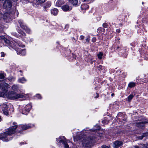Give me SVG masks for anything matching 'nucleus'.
I'll return each instance as SVG.
<instances>
[{
	"label": "nucleus",
	"instance_id": "f257e3e1",
	"mask_svg": "<svg viewBox=\"0 0 148 148\" xmlns=\"http://www.w3.org/2000/svg\"><path fill=\"white\" fill-rule=\"evenodd\" d=\"M17 127V126H14L9 128L8 131L0 134V139L6 138L8 136L14 133Z\"/></svg>",
	"mask_w": 148,
	"mask_h": 148
},
{
	"label": "nucleus",
	"instance_id": "f03ea898",
	"mask_svg": "<svg viewBox=\"0 0 148 148\" xmlns=\"http://www.w3.org/2000/svg\"><path fill=\"white\" fill-rule=\"evenodd\" d=\"M1 87L3 92H0V97H2L7 92L8 89L10 88L9 85L6 83L2 84L0 81V87Z\"/></svg>",
	"mask_w": 148,
	"mask_h": 148
},
{
	"label": "nucleus",
	"instance_id": "7ed1b4c3",
	"mask_svg": "<svg viewBox=\"0 0 148 148\" xmlns=\"http://www.w3.org/2000/svg\"><path fill=\"white\" fill-rule=\"evenodd\" d=\"M23 95L22 94H16L13 91L9 92L8 97L9 98L13 99H16L20 98H23Z\"/></svg>",
	"mask_w": 148,
	"mask_h": 148
},
{
	"label": "nucleus",
	"instance_id": "20e7f679",
	"mask_svg": "<svg viewBox=\"0 0 148 148\" xmlns=\"http://www.w3.org/2000/svg\"><path fill=\"white\" fill-rule=\"evenodd\" d=\"M14 14V13L10 14L7 12L5 13L3 15L2 14L0 13V21L2 20V17L4 19H12L13 17Z\"/></svg>",
	"mask_w": 148,
	"mask_h": 148
},
{
	"label": "nucleus",
	"instance_id": "39448f33",
	"mask_svg": "<svg viewBox=\"0 0 148 148\" xmlns=\"http://www.w3.org/2000/svg\"><path fill=\"white\" fill-rule=\"evenodd\" d=\"M18 23L21 28L25 30L27 33H29L30 32L29 29L27 27L26 25L23 23V21L20 20L18 21Z\"/></svg>",
	"mask_w": 148,
	"mask_h": 148
},
{
	"label": "nucleus",
	"instance_id": "423d86ee",
	"mask_svg": "<svg viewBox=\"0 0 148 148\" xmlns=\"http://www.w3.org/2000/svg\"><path fill=\"white\" fill-rule=\"evenodd\" d=\"M93 139H83L82 144L83 146L85 147H91L92 145L91 142Z\"/></svg>",
	"mask_w": 148,
	"mask_h": 148
},
{
	"label": "nucleus",
	"instance_id": "0eeeda50",
	"mask_svg": "<svg viewBox=\"0 0 148 148\" xmlns=\"http://www.w3.org/2000/svg\"><path fill=\"white\" fill-rule=\"evenodd\" d=\"M12 3L11 0H6L3 4V7L5 9H10L12 6Z\"/></svg>",
	"mask_w": 148,
	"mask_h": 148
},
{
	"label": "nucleus",
	"instance_id": "6e6552de",
	"mask_svg": "<svg viewBox=\"0 0 148 148\" xmlns=\"http://www.w3.org/2000/svg\"><path fill=\"white\" fill-rule=\"evenodd\" d=\"M32 108V105L31 104H28L25 106L23 111V110H21V112L23 114L27 115Z\"/></svg>",
	"mask_w": 148,
	"mask_h": 148
},
{
	"label": "nucleus",
	"instance_id": "1a4fd4ad",
	"mask_svg": "<svg viewBox=\"0 0 148 148\" xmlns=\"http://www.w3.org/2000/svg\"><path fill=\"white\" fill-rule=\"evenodd\" d=\"M147 123H148V122H140L138 121L136 123V125L137 127L142 128L144 127L145 124Z\"/></svg>",
	"mask_w": 148,
	"mask_h": 148
},
{
	"label": "nucleus",
	"instance_id": "9d476101",
	"mask_svg": "<svg viewBox=\"0 0 148 148\" xmlns=\"http://www.w3.org/2000/svg\"><path fill=\"white\" fill-rule=\"evenodd\" d=\"M15 126H17L16 129L17 128H19L20 129L21 128L22 130H26L31 127V126L29 125H19L18 126L17 125H16Z\"/></svg>",
	"mask_w": 148,
	"mask_h": 148
},
{
	"label": "nucleus",
	"instance_id": "9b49d317",
	"mask_svg": "<svg viewBox=\"0 0 148 148\" xmlns=\"http://www.w3.org/2000/svg\"><path fill=\"white\" fill-rule=\"evenodd\" d=\"M62 9L64 11H69L72 9V8L67 5L62 6Z\"/></svg>",
	"mask_w": 148,
	"mask_h": 148
},
{
	"label": "nucleus",
	"instance_id": "f8f14e48",
	"mask_svg": "<svg viewBox=\"0 0 148 148\" xmlns=\"http://www.w3.org/2000/svg\"><path fill=\"white\" fill-rule=\"evenodd\" d=\"M76 138L78 139H85L86 135L83 133L78 132L76 135Z\"/></svg>",
	"mask_w": 148,
	"mask_h": 148
},
{
	"label": "nucleus",
	"instance_id": "ddd939ff",
	"mask_svg": "<svg viewBox=\"0 0 148 148\" xmlns=\"http://www.w3.org/2000/svg\"><path fill=\"white\" fill-rule=\"evenodd\" d=\"M123 145V142L119 140H116L114 143V147L115 148H118Z\"/></svg>",
	"mask_w": 148,
	"mask_h": 148
},
{
	"label": "nucleus",
	"instance_id": "4468645a",
	"mask_svg": "<svg viewBox=\"0 0 148 148\" xmlns=\"http://www.w3.org/2000/svg\"><path fill=\"white\" fill-rule=\"evenodd\" d=\"M17 54H18L21 55L22 56H24L26 54V51L25 50H21L20 49H18L17 51Z\"/></svg>",
	"mask_w": 148,
	"mask_h": 148
},
{
	"label": "nucleus",
	"instance_id": "2eb2a0df",
	"mask_svg": "<svg viewBox=\"0 0 148 148\" xmlns=\"http://www.w3.org/2000/svg\"><path fill=\"white\" fill-rule=\"evenodd\" d=\"M64 2L62 0H58L56 3V6L60 7L64 3Z\"/></svg>",
	"mask_w": 148,
	"mask_h": 148
},
{
	"label": "nucleus",
	"instance_id": "dca6fc26",
	"mask_svg": "<svg viewBox=\"0 0 148 148\" xmlns=\"http://www.w3.org/2000/svg\"><path fill=\"white\" fill-rule=\"evenodd\" d=\"M64 139H61L60 141V142L64 145V147L65 148H69V145L67 144V142L64 141Z\"/></svg>",
	"mask_w": 148,
	"mask_h": 148
},
{
	"label": "nucleus",
	"instance_id": "f3484780",
	"mask_svg": "<svg viewBox=\"0 0 148 148\" xmlns=\"http://www.w3.org/2000/svg\"><path fill=\"white\" fill-rule=\"evenodd\" d=\"M69 1L73 5H78L77 0H69Z\"/></svg>",
	"mask_w": 148,
	"mask_h": 148
},
{
	"label": "nucleus",
	"instance_id": "a211bd4d",
	"mask_svg": "<svg viewBox=\"0 0 148 148\" xmlns=\"http://www.w3.org/2000/svg\"><path fill=\"white\" fill-rule=\"evenodd\" d=\"M89 6L86 4H82L81 6L82 10H85L88 8Z\"/></svg>",
	"mask_w": 148,
	"mask_h": 148
},
{
	"label": "nucleus",
	"instance_id": "6ab92c4d",
	"mask_svg": "<svg viewBox=\"0 0 148 148\" xmlns=\"http://www.w3.org/2000/svg\"><path fill=\"white\" fill-rule=\"evenodd\" d=\"M58 10L56 8H54L51 10V14L54 15H56L58 13Z\"/></svg>",
	"mask_w": 148,
	"mask_h": 148
},
{
	"label": "nucleus",
	"instance_id": "aec40b11",
	"mask_svg": "<svg viewBox=\"0 0 148 148\" xmlns=\"http://www.w3.org/2000/svg\"><path fill=\"white\" fill-rule=\"evenodd\" d=\"M18 33L21 34V36L22 37H24L25 36V34L21 30H18Z\"/></svg>",
	"mask_w": 148,
	"mask_h": 148
},
{
	"label": "nucleus",
	"instance_id": "412c9836",
	"mask_svg": "<svg viewBox=\"0 0 148 148\" xmlns=\"http://www.w3.org/2000/svg\"><path fill=\"white\" fill-rule=\"evenodd\" d=\"M148 136V132H147L143 134V135L140 136L139 139H142L143 138H147V137Z\"/></svg>",
	"mask_w": 148,
	"mask_h": 148
},
{
	"label": "nucleus",
	"instance_id": "4be33fe9",
	"mask_svg": "<svg viewBox=\"0 0 148 148\" xmlns=\"http://www.w3.org/2000/svg\"><path fill=\"white\" fill-rule=\"evenodd\" d=\"M1 106V109L2 110V111L4 110H6L8 108V106L5 103L3 104Z\"/></svg>",
	"mask_w": 148,
	"mask_h": 148
},
{
	"label": "nucleus",
	"instance_id": "5701e85b",
	"mask_svg": "<svg viewBox=\"0 0 148 148\" xmlns=\"http://www.w3.org/2000/svg\"><path fill=\"white\" fill-rule=\"evenodd\" d=\"M136 86V84L134 82H130L128 85V87L130 88H132Z\"/></svg>",
	"mask_w": 148,
	"mask_h": 148
},
{
	"label": "nucleus",
	"instance_id": "b1692460",
	"mask_svg": "<svg viewBox=\"0 0 148 148\" xmlns=\"http://www.w3.org/2000/svg\"><path fill=\"white\" fill-rule=\"evenodd\" d=\"M51 5V3L50 1H48L45 4V7L47 8L49 7Z\"/></svg>",
	"mask_w": 148,
	"mask_h": 148
},
{
	"label": "nucleus",
	"instance_id": "393cba45",
	"mask_svg": "<svg viewBox=\"0 0 148 148\" xmlns=\"http://www.w3.org/2000/svg\"><path fill=\"white\" fill-rule=\"evenodd\" d=\"M18 80L19 82H20L22 83H24L26 81V79L24 77L19 79Z\"/></svg>",
	"mask_w": 148,
	"mask_h": 148
},
{
	"label": "nucleus",
	"instance_id": "a878e982",
	"mask_svg": "<svg viewBox=\"0 0 148 148\" xmlns=\"http://www.w3.org/2000/svg\"><path fill=\"white\" fill-rule=\"evenodd\" d=\"M134 95L132 94H131L127 97V100L129 101H130L134 97Z\"/></svg>",
	"mask_w": 148,
	"mask_h": 148
},
{
	"label": "nucleus",
	"instance_id": "bb28decb",
	"mask_svg": "<svg viewBox=\"0 0 148 148\" xmlns=\"http://www.w3.org/2000/svg\"><path fill=\"white\" fill-rule=\"evenodd\" d=\"M103 55V53L101 52H100L97 55L98 58L99 59H101L102 58V56Z\"/></svg>",
	"mask_w": 148,
	"mask_h": 148
},
{
	"label": "nucleus",
	"instance_id": "cd10ccee",
	"mask_svg": "<svg viewBox=\"0 0 148 148\" xmlns=\"http://www.w3.org/2000/svg\"><path fill=\"white\" fill-rule=\"evenodd\" d=\"M100 129V127L99 126H97V129H94L93 130H92L90 131L92 132H97L98 131H99Z\"/></svg>",
	"mask_w": 148,
	"mask_h": 148
},
{
	"label": "nucleus",
	"instance_id": "c85d7f7f",
	"mask_svg": "<svg viewBox=\"0 0 148 148\" xmlns=\"http://www.w3.org/2000/svg\"><path fill=\"white\" fill-rule=\"evenodd\" d=\"M12 89L14 90H17L18 88V86L17 85H13L12 86Z\"/></svg>",
	"mask_w": 148,
	"mask_h": 148
},
{
	"label": "nucleus",
	"instance_id": "c756f323",
	"mask_svg": "<svg viewBox=\"0 0 148 148\" xmlns=\"http://www.w3.org/2000/svg\"><path fill=\"white\" fill-rule=\"evenodd\" d=\"M38 3H44L45 0H36Z\"/></svg>",
	"mask_w": 148,
	"mask_h": 148
},
{
	"label": "nucleus",
	"instance_id": "7c9ffc66",
	"mask_svg": "<svg viewBox=\"0 0 148 148\" xmlns=\"http://www.w3.org/2000/svg\"><path fill=\"white\" fill-rule=\"evenodd\" d=\"M3 114L6 116L8 115L9 114L7 110H4L3 111Z\"/></svg>",
	"mask_w": 148,
	"mask_h": 148
},
{
	"label": "nucleus",
	"instance_id": "2f4dec72",
	"mask_svg": "<svg viewBox=\"0 0 148 148\" xmlns=\"http://www.w3.org/2000/svg\"><path fill=\"white\" fill-rule=\"evenodd\" d=\"M5 77V75L4 74L2 73L0 74V79H4Z\"/></svg>",
	"mask_w": 148,
	"mask_h": 148
},
{
	"label": "nucleus",
	"instance_id": "473e14b6",
	"mask_svg": "<svg viewBox=\"0 0 148 148\" xmlns=\"http://www.w3.org/2000/svg\"><path fill=\"white\" fill-rule=\"evenodd\" d=\"M102 148H110V146H106V145H103L101 146Z\"/></svg>",
	"mask_w": 148,
	"mask_h": 148
},
{
	"label": "nucleus",
	"instance_id": "72a5a7b5",
	"mask_svg": "<svg viewBox=\"0 0 148 148\" xmlns=\"http://www.w3.org/2000/svg\"><path fill=\"white\" fill-rule=\"evenodd\" d=\"M108 25L106 23H104L103 24V26L104 28L107 27Z\"/></svg>",
	"mask_w": 148,
	"mask_h": 148
},
{
	"label": "nucleus",
	"instance_id": "f704fd0d",
	"mask_svg": "<svg viewBox=\"0 0 148 148\" xmlns=\"http://www.w3.org/2000/svg\"><path fill=\"white\" fill-rule=\"evenodd\" d=\"M4 41L7 44L9 43L10 41L7 39L5 38L4 37V38L3 39Z\"/></svg>",
	"mask_w": 148,
	"mask_h": 148
},
{
	"label": "nucleus",
	"instance_id": "c9c22d12",
	"mask_svg": "<svg viewBox=\"0 0 148 148\" xmlns=\"http://www.w3.org/2000/svg\"><path fill=\"white\" fill-rule=\"evenodd\" d=\"M103 67V66L101 65H99L98 67V70H102V68Z\"/></svg>",
	"mask_w": 148,
	"mask_h": 148
},
{
	"label": "nucleus",
	"instance_id": "e433bc0d",
	"mask_svg": "<svg viewBox=\"0 0 148 148\" xmlns=\"http://www.w3.org/2000/svg\"><path fill=\"white\" fill-rule=\"evenodd\" d=\"M90 39L88 38H87L86 39V41L85 42V43L88 42V43L89 42Z\"/></svg>",
	"mask_w": 148,
	"mask_h": 148
},
{
	"label": "nucleus",
	"instance_id": "4c0bfd02",
	"mask_svg": "<svg viewBox=\"0 0 148 148\" xmlns=\"http://www.w3.org/2000/svg\"><path fill=\"white\" fill-rule=\"evenodd\" d=\"M1 57H4L5 55V54L3 52H2L1 53Z\"/></svg>",
	"mask_w": 148,
	"mask_h": 148
},
{
	"label": "nucleus",
	"instance_id": "58836bf2",
	"mask_svg": "<svg viewBox=\"0 0 148 148\" xmlns=\"http://www.w3.org/2000/svg\"><path fill=\"white\" fill-rule=\"evenodd\" d=\"M84 37L83 35H81L80 36V40H82L84 39Z\"/></svg>",
	"mask_w": 148,
	"mask_h": 148
},
{
	"label": "nucleus",
	"instance_id": "ea45409f",
	"mask_svg": "<svg viewBox=\"0 0 148 148\" xmlns=\"http://www.w3.org/2000/svg\"><path fill=\"white\" fill-rule=\"evenodd\" d=\"M142 148H148V147H147L146 145L143 144Z\"/></svg>",
	"mask_w": 148,
	"mask_h": 148
},
{
	"label": "nucleus",
	"instance_id": "a19ab883",
	"mask_svg": "<svg viewBox=\"0 0 148 148\" xmlns=\"http://www.w3.org/2000/svg\"><path fill=\"white\" fill-rule=\"evenodd\" d=\"M36 97H37L38 99H41V97L40 95L39 94H37L36 95Z\"/></svg>",
	"mask_w": 148,
	"mask_h": 148
},
{
	"label": "nucleus",
	"instance_id": "79ce46f5",
	"mask_svg": "<svg viewBox=\"0 0 148 148\" xmlns=\"http://www.w3.org/2000/svg\"><path fill=\"white\" fill-rule=\"evenodd\" d=\"M96 41V39L95 38H92V41L93 42H95Z\"/></svg>",
	"mask_w": 148,
	"mask_h": 148
},
{
	"label": "nucleus",
	"instance_id": "37998d69",
	"mask_svg": "<svg viewBox=\"0 0 148 148\" xmlns=\"http://www.w3.org/2000/svg\"><path fill=\"white\" fill-rule=\"evenodd\" d=\"M18 45L19 46L22 47H23L25 46L24 45H21V44H18Z\"/></svg>",
	"mask_w": 148,
	"mask_h": 148
},
{
	"label": "nucleus",
	"instance_id": "c03bdc74",
	"mask_svg": "<svg viewBox=\"0 0 148 148\" xmlns=\"http://www.w3.org/2000/svg\"><path fill=\"white\" fill-rule=\"evenodd\" d=\"M2 140H3V141L6 142L8 141L9 140H8V139H2Z\"/></svg>",
	"mask_w": 148,
	"mask_h": 148
},
{
	"label": "nucleus",
	"instance_id": "a18cd8bd",
	"mask_svg": "<svg viewBox=\"0 0 148 148\" xmlns=\"http://www.w3.org/2000/svg\"><path fill=\"white\" fill-rule=\"evenodd\" d=\"M72 40L74 41V42H76V40L75 39V38H74V37H73L72 38Z\"/></svg>",
	"mask_w": 148,
	"mask_h": 148
},
{
	"label": "nucleus",
	"instance_id": "49530a36",
	"mask_svg": "<svg viewBox=\"0 0 148 148\" xmlns=\"http://www.w3.org/2000/svg\"><path fill=\"white\" fill-rule=\"evenodd\" d=\"M65 137L64 136H61L60 137V139H64Z\"/></svg>",
	"mask_w": 148,
	"mask_h": 148
},
{
	"label": "nucleus",
	"instance_id": "de8ad7c7",
	"mask_svg": "<svg viewBox=\"0 0 148 148\" xmlns=\"http://www.w3.org/2000/svg\"><path fill=\"white\" fill-rule=\"evenodd\" d=\"M4 38V37L0 36V39H3Z\"/></svg>",
	"mask_w": 148,
	"mask_h": 148
},
{
	"label": "nucleus",
	"instance_id": "09e8293b",
	"mask_svg": "<svg viewBox=\"0 0 148 148\" xmlns=\"http://www.w3.org/2000/svg\"><path fill=\"white\" fill-rule=\"evenodd\" d=\"M96 94H97V96H96L95 97V98H98L99 97V94H98L97 93H96Z\"/></svg>",
	"mask_w": 148,
	"mask_h": 148
},
{
	"label": "nucleus",
	"instance_id": "8fccbe9b",
	"mask_svg": "<svg viewBox=\"0 0 148 148\" xmlns=\"http://www.w3.org/2000/svg\"><path fill=\"white\" fill-rule=\"evenodd\" d=\"M116 31L117 32H118V33H119L120 32V29H117L116 30Z\"/></svg>",
	"mask_w": 148,
	"mask_h": 148
},
{
	"label": "nucleus",
	"instance_id": "3c124183",
	"mask_svg": "<svg viewBox=\"0 0 148 148\" xmlns=\"http://www.w3.org/2000/svg\"><path fill=\"white\" fill-rule=\"evenodd\" d=\"M16 124V123L15 122H14L13 123V125H15Z\"/></svg>",
	"mask_w": 148,
	"mask_h": 148
},
{
	"label": "nucleus",
	"instance_id": "603ef678",
	"mask_svg": "<svg viewBox=\"0 0 148 148\" xmlns=\"http://www.w3.org/2000/svg\"><path fill=\"white\" fill-rule=\"evenodd\" d=\"M98 138L97 137V136H93V137H92V139H93V138Z\"/></svg>",
	"mask_w": 148,
	"mask_h": 148
},
{
	"label": "nucleus",
	"instance_id": "864d4df0",
	"mask_svg": "<svg viewBox=\"0 0 148 148\" xmlns=\"http://www.w3.org/2000/svg\"><path fill=\"white\" fill-rule=\"evenodd\" d=\"M97 135H96V136H100V137H101V136H100V135L99 134H98V133H97L96 135H97Z\"/></svg>",
	"mask_w": 148,
	"mask_h": 148
},
{
	"label": "nucleus",
	"instance_id": "5fc2aeb1",
	"mask_svg": "<svg viewBox=\"0 0 148 148\" xmlns=\"http://www.w3.org/2000/svg\"><path fill=\"white\" fill-rule=\"evenodd\" d=\"M18 132L19 133H20V134H22V132L21 131H19Z\"/></svg>",
	"mask_w": 148,
	"mask_h": 148
},
{
	"label": "nucleus",
	"instance_id": "6e6d98bb",
	"mask_svg": "<svg viewBox=\"0 0 148 148\" xmlns=\"http://www.w3.org/2000/svg\"><path fill=\"white\" fill-rule=\"evenodd\" d=\"M24 143L21 142V143H20V145H22Z\"/></svg>",
	"mask_w": 148,
	"mask_h": 148
},
{
	"label": "nucleus",
	"instance_id": "4d7b16f0",
	"mask_svg": "<svg viewBox=\"0 0 148 148\" xmlns=\"http://www.w3.org/2000/svg\"><path fill=\"white\" fill-rule=\"evenodd\" d=\"M2 120V119L1 117V116H0V121Z\"/></svg>",
	"mask_w": 148,
	"mask_h": 148
},
{
	"label": "nucleus",
	"instance_id": "13d9d810",
	"mask_svg": "<svg viewBox=\"0 0 148 148\" xmlns=\"http://www.w3.org/2000/svg\"><path fill=\"white\" fill-rule=\"evenodd\" d=\"M114 95V93H112V94L111 95L112 96H113Z\"/></svg>",
	"mask_w": 148,
	"mask_h": 148
},
{
	"label": "nucleus",
	"instance_id": "bf43d9fd",
	"mask_svg": "<svg viewBox=\"0 0 148 148\" xmlns=\"http://www.w3.org/2000/svg\"><path fill=\"white\" fill-rule=\"evenodd\" d=\"M101 29V28H98V29H97V30H100V29Z\"/></svg>",
	"mask_w": 148,
	"mask_h": 148
},
{
	"label": "nucleus",
	"instance_id": "052dcab7",
	"mask_svg": "<svg viewBox=\"0 0 148 148\" xmlns=\"http://www.w3.org/2000/svg\"><path fill=\"white\" fill-rule=\"evenodd\" d=\"M18 0H11V1H18Z\"/></svg>",
	"mask_w": 148,
	"mask_h": 148
},
{
	"label": "nucleus",
	"instance_id": "680f3d73",
	"mask_svg": "<svg viewBox=\"0 0 148 148\" xmlns=\"http://www.w3.org/2000/svg\"><path fill=\"white\" fill-rule=\"evenodd\" d=\"M20 72H22V71L21 70H20Z\"/></svg>",
	"mask_w": 148,
	"mask_h": 148
},
{
	"label": "nucleus",
	"instance_id": "e2e57ef3",
	"mask_svg": "<svg viewBox=\"0 0 148 148\" xmlns=\"http://www.w3.org/2000/svg\"><path fill=\"white\" fill-rule=\"evenodd\" d=\"M84 1H88V0H84Z\"/></svg>",
	"mask_w": 148,
	"mask_h": 148
},
{
	"label": "nucleus",
	"instance_id": "0e129e2a",
	"mask_svg": "<svg viewBox=\"0 0 148 148\" xmlns=\"http://www.w3.org/2000/svg\"><path fill=\"white\" fill-rule=\"evenodd\" d=\"M119 47H117V49H119Z\"/></svg>",
	"mask_w": 148,
	"mask_h": 148
}]
</instances>
